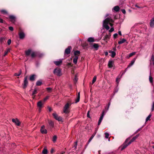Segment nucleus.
Instances as JSON below:
<instances>
[{"mask_svg": "<svg viewBox=\"0 0 154 154\" xmlns=\"http://www.w3.org/2000/svg\"><path fill=\"white\" fill-rule=\"evenodd\" d=\"M47 90L48 92H50L51 91V88H47Z\"/></svg>", "mask_w": 154, "mask_h": 154, "instance_id": "nucleus-51", "label": "nucleus"}, {"mask_svg": "<svg viewBox=\"0 0 154 154\" xmlns=\"http://www.w3.org/2000/svg\"><path fill=\"white\" fill-rule=\"evenodd\" d=\"M136 58H134L133 60L131 61V63H129V64L127 68H126V69L125 70V71H126V70H127V69L128 68H129V67H131V66H132L134 64V63L135 62V61L136 60Z\"/></svg>", "mask_w": 154, "mask_h": 154, "instance_id": "nucleus-9", "label": "nucleus"}, {"mask_svg": "<svg viewBox=\"0 0 154 154\" xmlns=\"http://www.w3.org/2000/svg\"><path fill=\"white\" fill-rule=\"evenodd\" d=\"M53 72L55 75H58L59 76H60V75H62L61 70L59 68L55 69L53 71Z\"/></svg>", "mask_w": 154, "mask_h": 154, "instance_id": "nucleus-3", "label": "nucleus"}, {"mask_svg": "<svg viewBox=\"0 0 154 154\" xmlns=\"http://www.w3.org/2000/svg\"><path fill=\"white\" fill-rule=\"evenodd\" d=\"M11 49L10 48H8L7 49L6 51H8V52L10 51Z\"/></svg>", "mask_w": 154, "mask_h": 154, "instance_id": "nucleus-57", "label": "nucleus"}, {"mask_svg": "<svg viewBox=\"0 0 154 154\" xmlns=\"http://www.w3.org/2000/svg\"><path fill=\"white\" fill-rule=\"evenodd\" d=\"M119 33L120 35H122V33L121 31H119Z\"/></svg>", "mask_w": 154, "mask_h": 154, "instance_id": "nucleus-61", "label": "nucleus"}, {"mask_svg": "<svg viewBox=\"0 0 154 154\" xmlns=\"http://www.w3.org/2000/svg\"><path fill=\"white\" fill-rule=\"evenodd\" d=\"M57 139V137L56 136H53L52 138V140L54 142H55Z\"/></svg>", "mask_w": 154, "mask_h": 154, "instance_id": "nucleus-37", "label": "nucleus"}, {"mask_svg": "<svg viewBox=\"0 0 154 154\" xmlns=\"http://www.w3.org/2000/svg\"><path fill=\"white\" fill-rule=\"evenodd\" d=\"M45 126L44 125L42 126L41 128L40 129V131L42 134H46L47 133L46 129L45 128Z\"/></svg>", "mask_w": 154, "mask_h": 154, "instance_id": "nucleus-10", "label": "nucleus"}, {"mask_svg": "<svg viewBox=\"0 0 154 154\" xmlns=\"http://www.w3.org/2000/svg\"><path fill=\"white\" fill-rule=\"evenodd\" d=\"M1 11L3 14H6L8 13L5 10H1Z\"/></svg>", "mask_w": 154, "mask_h": 154, "instance_id": "nucleus-38", "label": "nucleus"}, {"mask_svg": "<svg viewBox=\"0 0 154 154\" xmlns=\"http://www.w3.org/2000/svg\"><path fill=\"white\" fill-rule=\"evenodd\" d=\"M105 115V113L104 111H103V112L102 113L101 115V116L99 120H98V125H99L100 124V123L102 122V120L104 117V116Z\"/></svg>", "mask_w": 154, "mask_h": 154, "instance_id": "nucleus-6", "label": "nucleus"}, {"mask_svg": "<svg viewBox=\"0 0 154 154\" xmlns=\"http://www.w3.org/2000/svg\"><path fill=\"white\" fill-rule=\"evenodd\" d=\"M114 30V29H113V27H111V29L109 30V32H112Z\"/></svg>", "mask_w": 154, "mask_h": 154, "instance_id": "nucleus-47", "label": "nucleus"}, {"mask_svg": "<svg viewBox=\"0 0 154 154\" xmlns=\"http://www.w3.org/2000/svg\"><path fill=\"white\" fill-rule=\"evenodd\" d=\"M120 78H119V77H117L116 79V82L117 83H119V81L120 80Z\"/></svg>", "mask_w": 154, "mask_h": 154, "instance_id": "nucleus-44", "label": "nucleus"}, {"mask_svg": "<svg viewBox=\"0 0 154 154\" xmlns=\"http://www.w3.org/2000/svg\"><path fill=\"white\" fill-rule=\"evenodd\" d=\"M94 47L95 48H98V45L97 44H94L93 45Z\"/></svg>", "mask_w": 154, "mask_h": 154, "instance_id": "nucleus-42", "label": "nucleus"}, {"mask_svg": "<svg viewBox=\"0 0 154 154\" xmlns=\"http://www.w3.org/2000/svg\"><path fill=\"white\" fill-rule=\"evenodd\" d=\"M150 25L152 27H154V17L152 18L150 22Z\"/></svg>", "mask_w": 154, "mask_h": 154, "instance_id": "nucleus-17", "label": "nucleus"}, {"mask_svg": "<svg viewBox=\"0 0 154 154\" xmlns=\"http://www.w3.org/2000/svg\"><path fill=\"white\" fill-rule=\"evenodd\" d=\"M105 137L106 138H108L109 137V134L108 133H105Z\"/></svg>", "mask_w": 154, "mask_h": 154, "instance_id": "nucleus-41", "label": "nucleus"}, {"mask_svg": "<svg viewBox=\"0 0 154 154\" xmlns=\"http://www.w3.org/2000/svg\"><path fill=\"white\" fill-rule=\"evenodd\" d=\"M10 21L12 23H14L16 20V17L14 16L10 15L9 16Z\"/></svg>", "mask_w": 154, "mask_h": 154, "instance_id": "nucleus-7", "label": "nucleus"}, {"mask_svg": "<svg viewBox=\"0 0 154 154\" xmlns=\"http://www.w3.org/2000/svg\"><path fill=\"white\" fill-rule=\"evenodd\" d=\"M36 55V53L35 52L33 51L32 50V52L31 54V56L33 57H35Z\"/></svg>", "mask_w": 154, "mask_h": 154, "instance_id": "nucleus-28", "label": "nucleus"}, {"mask_svg": "<svg viewBox=\"0 0 154 154\" xmlns=\"http://www.w3.org/2000/svg\"><path fill=\"white\" fill-rule=\"evenodd\" d=\"M79 58V57L78 56H75V57L73 58V62L75 64H76L77 63L78 59Z\"/></svg>", "mask_w": 154, "mask_h": 154, "instance_id": "nucleus-18", "label": "nucleus"}, {"mask_svg": "<svg viewBox=\"0 0 154 154\" xmlns=\"http://www.w3.org/2000/svg\"><path fill=\"white\" fill-rule=\"evenodd\" d=\"M110 36L109 35H106L104 37L103 39L104 40V41H106V42H107L106 41V40L107 39H109V38Z\"/></svg>", "mask_w": 154, "mask_h": 154, "instance_id": "nucleus-25", "label": "nucleus"}, {"mask_svg": "<svg viewBox=\"0 0 154 154\" xmlns=\"http://www.w3.org/2000/svg\"><path fill=\"white\" fill-rule=\"evenodd\" d=\"M113 21L111 18V17H107L103 20V26L107 30H109V26H108V24H109L111 26H112L113 25L112 23H113Z\"/></svg>", "mask_w": 154, "mask_h": 154, "instance_id": "nucleus-1", "label": "nucleus"}, {"mask_svg": "<svg viewBox=\"0 0 154 154\" xmlns=\"http://www.w3.org/2000/svg\"><path fill=\"white\" fill-rule=\"evenodd\" d=\"M8 51H5L4 53V56H5L7 54H8Z\"/></svg>", "mask_w": 154, "mask_h": 154, "instance_id": "nucleus-56", "label": "nucleus"}, {"mask_svg": "<svg viewBox=\"0 0 154 154\" xmlns=\"http://www.w3.org/2000/svg\"><path fill=\"white\" fill-rule=\"evenodd\" d=\"M110 105V103H108V107L107 108V109H108L109 108V106Z\"/></svg>", "mask_w": 154, "mask_h": 154, "instance_id": "nucleus-64", "label": "nucleus"}, {"mask_svg": "<svg viewBox=\"0 0 154 154\" xmlns=\"http://www.w3.org/2000/svg\"><path fill=\"white\" fill-rule=\"evenodd\" d=\"M122 12L123 13H124V14L126 13V11H125V9H122Z\"/></svg>", "mask_w": 154, "mask_h": 154, "instance_id": "nucleus-54", "label": "nucleus"}, {"mask_svg": "<svg viewBox=\"0 0 154 154\" xmlns=\"http://www.w3.org/2000/svg\"><path fill=\"white\" fill-rule=\"evenodd\" d=\"M3 20L0 18V23H3Z\"/></svg>", "mask_w": 154, "mask_h": 154, "instance_id": "nucleus-59", "label": "nucleus"}, {"mask_svg": "<svg viewBox=\"0 0 154 154\" xmlns=\"http://www.w3.org/2000/svg\"><path fill=\"white\" fill-rule=\"evenodd\" d=\"M42 81H38L36 83V85L38 86H40V85H42Z\"/></svg>", "mask_w": 154, "mask_h": 154, "instance_id": "nucleus-34", "label": "nucleus"}, {"mask_svg": "<svg viewBox=\"0 0 154 154\" xmlns=\"http://www.w3.org/2000/svg\"><path fill=\"white\" fill-rule=\"evenodd\" d=\"M114 64V62L113 61H109L108 66L109 68H112L113 67Z\"/></svg>", "mask_w": 154, "mask_h": 154, "instance_id": "nucleus-15", "label": "nucleus"}, {"mask_svg": "<svg viewBox=\"0 0 154 154\" xmlns=\"http://www.w3.org/2000/svg\"><path fill=\"white\" fill-rule=\"evenodd\" d=\"M79 100H79V98L77 96V99H76V101H75V103H77V102H79Z\"/></svg>", "mask_w": 154, "mask_h": 154, "instance_id": "nucleus-53", "label": "nucleus"}, {"mask_svg": "<svg viewBox=\"0 0 154 154\" xmlns=\"http://www.w3.org/2000/svg\"><path fill=\"white\" fill-rule=\"evenodd\" d=\"M9 29L10 30L12 31L13 30V28L12 27V26H10L9 27Z\"/></svg>", "mask_w": 154, "mask_h": 154, "instance_id": "nucleus-49", "label": "nucleus"}, {"mask_svg": "<svg viewBox=\"0 0 154 154\" xmlns=\"http://www.w3.org/2000/svg\"><path fill=\"white\" fill-rule=\"evenodd\" d=\"M71 48V46H69L65 50V53L66 54H69L70 53Z\"/></svg>", "mask_w": 154, "mask_h": 154, "instance_id": "nucleus-12", "label": "nucleus"}, {"mask_svg": "<svg viewBox=\"0 0 154 154\" xmlns=\"http://www.w3.org/2000/svg\"><path fill=\"white\" fill-rule=\"evenodd\" d=\"M28 84V81H27L26 78H25V80H24V82L23 85V88H26V87L27 86Z\"/></svg>", "mask_w": 154, "mask_h": 154, "instance_id": "nucleus-13", "label": "nucleus"}, {"mask_svg": "<svg viewBox=\"0 0 154 154\" xmlns=\"http://www.w3.org/2000/svg\"><path fill=\"white\" fill-rule=\"evenodd\" d=\"M118 35V34L117 33H115L114 35V38H116L117 37V36Z\"/></svg>", "mask_w": 154, "mask_h": 154, "instance_id": "nucleus-52", "label": "nucleus"}, {"mask_svg": "<svg viewBox=\"0 0 154 154\" xmlns=\"http://www.w3.org/2000/svg\"><path fill=\"white\" fill-rule=\"evenodd\" d=\"M151 61L152 62L153 64H154V55H152L151 58Z\"/></svg>", "mask_w": 154, "mask_h": 154, "instance_id": "nucleus-40", "label": "nucleus"}, {"mask_svg": "<svg viewBox=\"0 0 154 154\" xmlns=\"http://www.w3.org/2000/svg\"><path fill=\"white\" fill-rule=\"evenodd\" d=\"M87 41L89 42H95L94 39V37H89L87 39Z\"/></svg>", "mask_w": 154, "mask_h": 154, "instance_id": "nucleus-19", "label": "nucleus"}, {"mask_svg": "<svg viewBox=\"0 0 154 154\" xmlns=\"http://www.w3.org/2000/svg\"><path fill=\"white\" fill-rule=\"evenodd\" d=\"M149 80L150 83L152 84L153 83V78L151 76H149Z\"/></svg>", "mask_w": 154, "mask_h": 154, "instance_id": "nucleus-30", "label": "nucleus"}, {"mask_svg": "<svg viewBox=\"0 0 154 154\" xmlns=\"http://www.w3.org/2000/svg\"><path fill=\"white\" fill-rule=\"evenodd\" d=\"M139 134H138L137 135L133 137L132 139H131V140L129 142V144H130L131 143V142H132L134 141H135V140H136V139L137 138L139 137Z\"/></svg>", "mask_w": 154, "mask_h": 154, "instance_id": "nucleus-8", "label": "nucleus"}, {"mask_svg": "<svg viewBox=\"0 0 154 154\" xmlns=\"http://www.w3.org/2000/svg\"><path fill=\"white\" fill-rule=\"evenodd\" d=\"M48 153V151L45 147L44 148L42 151V154H47Z\"/></svg>", "mask_w": 154, "mask_h": 154, "instance_id": "nucleus-23", "label": "nucleus"}, {"mask_svg": "<svg viewBox=\"0 0 154 154\" xmlns=\"http://www.w3.org/2000/svg\"><path fill=\"white\" fill-rule=\"evenodd\" d=\"M12 121L15 123L17 125L19 126V121L17 119H12Z\"/></svg>", "mask_w": 154, "mask_h": 154, "instance_id": "nucleus-14", "label": "nucleus"}, {"mask_svg": "<svg viewBox=\"0 0 154 154\" xmlns=\"http://www.w3.org/2000/svg\"><path fill=\"white\" fill-rule=\"evenodd\" d=\"M65 153V152L62 151L61 153H59V154H63V153Z\"/></svg>", "mask_w": 154, "mask_h": 154, "instance_id": "nucleus-60", "label": "nucleus"}, {"mask_svg": "<svg viewBox=\"0 0 154 154\" xmlns=\"http://www.w3.org/2000/svg\"><path fill=\"white\" fill-rule=\"evenodd\" d=\"M25 36V34L23 32L20 31V38H23Z\"/></svg>", "mask_w": 154, "mask_h": 154, "instance_id": "nucleus-22", "label": "nucleus"}, {"mask_svg": "<svg viewBox=\"0 0 154 154\" xmlns=\"http://www.w3.org/2000/svg\"><path fill=\"white\" fill-rule=\"evenodd\" d=\"M77 96H78V97L79 98V99H80V93L79 92L78 93V94Z\"/></svg>", "mask_w": 154, "mask_h": 154, "instance_id": "nucleus-58", "label": "nucleus"}, {"mask_svg": "<svg viewBox=\"0 0 154 154\" xmlns=\"http://www.w3.org/2000/svg\"><path fill=\"white\" fill-rule=\"evenodd\" d=\"M48 98H49V96H47L45 98H44L43 100V102H45V101L46 100H47V99H48Z\"/></svg>", "mask_w": 154, "mask_h": 154, "instance_id": "nucleus-46", "label": "nucleus"}, {"mask_svg": "<svg viewBox=\"0 0 154 154\" xmlns=\"http://www.w3.org/2000/svg\"><path fill=\"white\" fill-rule=\"evenodd\" d=\"M78 80V79L77 78L76 76H75L74 79V81L75 82H77Z\"/></svg>", "mask_w": 154, "mask_h": 154, "instance_id": "nucleus-50", "label": "nucleus"}, {"mask_svg": "<svg viewBox=\"0 0 154 154\" xmlns=\"http://www.w3.org/2000/svg\"><path fill=\"white\" fill-rule=\"evenodd\" d=\"M49 124L51 125H53V122H52V121H50V122H49Z\"/></svg>", "mask_w": 154, "mask_h": 154, "instance_id": "nucleus-55", "label": "nucleus"}, {"mask_svg": "<svg viewBox=\"0 0 154 154\" xmlns=\"http://www.w3.org/2000/svg\"><path fill=\"white\" fill-rule=\"evenodd\" d=\"M32 49H28L27 51L26 52V54L27 56H29L30 55L31 56Z\"/></svg>", "mask_w": 154, "mask_h": 154, "instance_id": "nucleus-20", "label": "nucleus"}, {"mask_svg": "<svg viewBox=\"0 0 154 154\" xmlns=\"http://www.w3.org/2000/svg\"><path fill=\"white\" fill-rule=\"evenodd\" d=\"M5 37H2L0 38V43L2 44L4 40H5Z\"/></svg>", "mask_w": 154, "mask_h": 154, "instance_id": "nucleus-31", "label": "nucleus"}, {"mask_svg": "<svg viewBox=\"0 0 154 154\" xmlns=\"http://www.w3.org/2000/svg\"><path fill=\"white\" fill-rule=\"evenodd\" d=\"M36 77V76L35 75H32L30 76L29 79L30 80H34Z\"/></svg>", "mask_w": 154, "mask_h": 154, "instance_id": "nucleus-21", "label": "nucleus"}, {"mask_svg": "<svg viewBox=\"0 0 154 154\" xmlns=\"http://www.w3.org/2000/svg\"><path fill=\"white\" fill-rule=\"evenodd\" d=\"M62 62V60L60 59L58 61H54V63H55L56 65H59L61 64Z\"/></svg>", "mask_w": 154, "mask_h": 154, "instance_id": "nucleus-16", "label": "nucleus"}, {"mask_svg": "<svg viewBox=\"0 0 154 154\" xmlns=\"http://www.w3.org/2000/svg\"><path fill=\"white\" fill-rule=\"evenodd\" d=\"M54 119L58 121H61L62 120V117H60L56 113H54L52 114Z\"/></svg>", "mask_w": 154, "mask_h": 154, "instance_id": "nucleus-4", "label": "nucleus"}, {"mask_svg": "<svg viewBox=\"0 0 154 154\" xmlns=\"http://www.w3.org/2000/svg\"><path fill=\"white\" fill-rule=\"evenodd\" d=\"M15 76H19V74H17V73H15Z\"/></svg>", "mask_w": 154, "mask_h": 154, "instance_id": "nucleus-63", "label": "nucleus"}, {"mask_svg": "<svg viewBox=\"0 0 154 154\" xmlns=\"http://www.w3.org/2000/svg\"><path fill=\"white\" fill-rule=\"evenodd\" d=\"M87 116L88 117H90V112L89 111H88V112L87 113Z\"/></svg>", "mask_w": 154, "mask_h": 154, "instance_id": "nucleus-48", "label": "nucleus"}, {"mask_svg": "<svg viewBox=\"0 0 154 154\" xmlns=\"http://www.w3.org/2000/svg\"><path fill=\"white\" fill-rule=\"evenodd\" d=\"M125 42H126V39H122L118 42V43L119 44H122V43H124Z\"/></svg>", "mask_w": 154, "mask_h": 154, "instance_id": "nucleus-26", "label": "nucleus"}, {"mask_svg": "<svg viewBox=\"0 0 154 154\" xmlns=\"http://www.w3.org/2000/svg\"><path fill=\"white\" fill-rule=\"evenodd\" d=\"M95 136V135H92V136H91V138L89 139L88 140V144H89L90 142L91 141V140L93 139V138H94V136Z\"/></svg>", "mask_w": 154, "mask_h": 154, "instance_id": "nucleus-33", "label": "nucleus"}, {"mask_svg": "<svg viewBox=\"0 0 154 154\" xmlns=\"http://www.w3.org/2000/svg\"><path fill=\"white\" fill-rule=\"evenodd\" d=\"M37 89H36V88L35 89L33 92L32 95H34V94H36V93H37Z\"/></svg>", "mask_w": 154, "mask_h": 154, "instance_id": "nucleus-39", "label": "nucleus"}, {"mask_svg": "<svg viewBox=\"0 0 154 154\" xmlns=\"http://www.w3.org/2000/svg\"><path fill=\"white\" fill-rule=\"evenodd\" d=\"M120 9V8L119 6H118V5H116V6H115L113 8V9L114 10V11H116V12H117V11H119V10Z\"/></svg>", "mask_w": 154, "mask_h": 154, "instance_id": "nucleus-24", "label": "nucleus"}, {"mask_svg": "<svg viewBox=\"0 0 154 154\" xmlns=\"http://www.w3.org/2000/svg\"><path fill=\"white\" fill-rule=\"evenodd\" d=\"M44 104V103L43 101H42V100H40L39 101V102H38L37 103V106L39 108V109H41V108L42 107L43 105Z\"/></svg>", "mask_w": 154, "mask_h": 154, "instance_id": "nucleus-11", "label": "nucleus"}, {"mask_svg": "<svg viewBox=\"0 0 154 154\" xmlns=\"http://www.w3.org/2000/svg\"><path fill=\"white\" fill-rule=\"evenodd\" d=\"M105 54L106 56H107V54H108V52H105Z\"/></svg>", "mask_w": 154, "mask_h": 154, "instance_id": "nucleus-62", "label": "nucleus"}, {"mask_svg": "<svg viewBox=\"0 0 154 154\" xmlns=\"http://www.w3.org/2000/svg\"><path fill=\"white\" fill-rule=\"evenodd\" d=\"M80 52L79 51H77L74 52V54L75 56H78L79 57V56L80 54Z\"/></svg>", "mask_w": 154, "mask_h": 154, "instance_id": "nucleus-27", "label": "nucleus"}, {"mask_svg": "<svg viewBox=\"0 0 154 154\" xmlns=\"http://www.w3.org/2000/svg\"><path fill=\"white\" fill-rule=\"evenodd\" d=\"M109 52L111 53V56L113 57H114L115 55H116V53L114 51H109Z\"/></svg>", "mask_w": 154, "mask_h": 154, "instance_id": "nucleus-36", "label": "nucleus"}, {"mask_svg": "<svg viewBox=\"0 0 154 154\" xmlns=\"http://www.w3.org/2000/svg\"><path fill=\"white\" fill-rule=\"evenodd\" d=\"M152 116V115L151 114H150L148 116L146 117V121H148L150 119V117H151Z\"/></svg>", "mask_w": 154, "mask_h": 154, "instance_id": "nucleus-32", "label": "nucleus"}, {"mask_svg": "<svg viewBox=\"0 0 154 154\" xmlns=\"http://www.w3.org/2000/svg\"><path fill=\"white\" fill-rule=\"evenodd\" d=\"M136 53V52H132L131 53H130L129 55L128 56H127V58H129L130 57H131V56H133V55H134V54Z\"/></svg>", "mask_w": 154, "mask_h": 154, "instance_id": "nucleus-29", "label": "nucleus"}, {"mask_svg": "<svg viewBox=\"0 0 154 154\" xmlns=\"http://www.w3.org/2000/svg\"><path fill=\"white\" fill-rule=\"evenodd\" d=\"M154 102H153L151 110L152 111H154Z\"/></svg>", "mask_w": 154, "mask_h": 154, "instance_id": "nucleus-43", "label": "nucleus"}, {"mask_svg": "<svg viewBox=\"0 0 154 154\" xmlns=\"http://www.w3.org/2000/svg\"><path fill=\"white\" fill-rule=\"evenodd\" d=\"M11 40L10 39H9L8 40L7 42V44L8 45H10L11 44Z\"/></svg>", "mask_w": 154, "mask_h": 154, "instance_id": "nucleus-45", "label": "nucleus"}, {"mask_svg": "<svg viewBox=\"0 0 154 154\" xmlns=\"http://www.w3.org/2000/svg\"><path fill=\"white\" fill-rule=\"evenodd\" d=\"M129 139V138L127 139L124 144L122 146L121 148V150H123V149H124L125 148H126V146L129 145V142H128V141Z\"/></svg>", "mask_w": 154, "mask_h": 154, "instance_id": "nucleus-5", "label": "nucleus"}, {"mask_svg": "<svg viewBox=\"0 0 154 154\" xmlns=\"http://www.w3.org/2000/svg\"><path fill=\"white\" fill-rule=\"evenodd\" d=\"M71 104L67 103L63 108V112L66 113H69V106Z\"/></svg>", "mask_w": 154, "mask_h": 154, "instance_id": "nucleus-2", "label": "nucleus"}, {"mask_svg": "<svg viewBox=\"0 0 154 154\" xmlns=\"http://www.w3.org/2000/svg\"><path fill=\"white\" fill-rule=\"evenodd\" d=\"M97 78L96 76H94L92 80V84H93V83H94L96 82L97 80Z\"/></svg>", "mask_w": 154, "mask_h": 154, "instance_id": "nucleus-35", "label": "nucleus"}]
</instances>
